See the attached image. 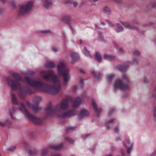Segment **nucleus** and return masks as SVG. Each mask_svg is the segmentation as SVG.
Wrapping results in <instances>:
<instances>
[{
  "label": "nucleus",
  "instance_id": "obj_1",
  "mask_svg": "<svg viewBox=\"0 0 156 156\" xmlns=\"http://www.w3.org/2000/svg\"><path fill=\"white\" fill-rule=\"evenodd\" d=\"M51 84L44 83L37 79H24V82L30 86L39 90L52 94H55L60 91L61 82L59 79H45Z\"/></svg>",
  "mask_w": 156,
  "mask_h": 156
},
{
  "label": "nucleus",
  "instance_id": "obj_2",
  "mask_svg": "<svg viewBox=\"0 0 156 156\" xmlns=\"http://www.w3.org/2000/svg\"><path fill=\"white\" fill-rule=\"evenodd\" d=\"M72 100V98L64 99L61 101L57 105L58 110L55 108H52L51 105L47 107L45 110L47 112V115H56L59 117L64 118L70 117L77 114L78 112L75 110H69V101Z\"/></svg>",
  "mask_w": 156,
  "mask_h": 156
},
{
  "label": "nucleus",
  "instance_id": "obj_3",
  "mask_svg": "<svg viewBox=\"0 0 156 156\" xmlns=\"http://www.w3.org/2000/svg\"><path fill=\"white\" fill-rule=\"evenodd\" d=\"M57 70L60 75H62L64 78H69V70L66 67L63 62H59L57 66Z\"/></svg>",
  "mask_w": 156,
  "mask_h": 156
},
{
  "label": "nucleus",
  "instance_id": "obj_4",
  "mask_svg": "<svg viewBox=\"0 0 156 156\" xmlns=\"http://www.w3.org/2000/svg\"><path fill=\"white\" fill-rule=\"evenodd\" d=\"M126 79H122V80H117L114 83V87L116 89H119L123 90H127L129 88L127 83L126 82Z\"/></svg>",
  "mask_w": 156,
  "mask_h": 156
},
{
  "label": "nucleus",
  "instance_id": "obj_5",
  "mask_svg": "<svg viewBox=\"0 0 156 156\" xmlns=\"http://www.w3.org/2000/svg\"><path fill=\"white\" fill-rule=\"evenodd\" d=\"M21 79H7V81L8 84L13 89H20L21 85L20 83Z\"/></svg>",
  "mask_w": 156,
  "mask_h": 156
},
{
  "label": "nucleus",
  "instance_id": "obj_6",
  "mask_svg": "<svg viewBox=\"0 0 156 156\" xmlns=\"http://www.w3.org/2000/svg\"><path fill=\"white\" fill-rule=\"evenodd\" d=\"M21 107L20 108V110L23 113L24 115H26L29 119L32 121L37 123L38 122L39 119L35 116L30 114L25 107V105L24 104L21 103L20 105Z\"/></svg>",
  "mask_w": 156,
  "mask_h": 156
},
{
  "label": "nucleus",
  "instance_id": "obj_7",
  "mask_svg": "<svg viewBox=\"0 0 156 156\" xmlns=\"http://www.w3.org/2000/svg\"><path fill=\"white\" fill-rule=\"evenodd\" d=\"M33 2L29 1L26 4L21 6L20 11L21 13H25L30 12L33 6Z\"/></svg>",
  "mask_w": 156,
  "mask_h": 156
},
{
  "label": "nucleus",
  "instance_id": "obj_8",
  "mask_svg": "<svg viewBox=\"0 0 156 156\" xmlns=\"http://www.w3.org/2000/svg\"><path fill=\"white\" fill-rule=\"evenodd\" d=\"M40 75L43 78H57L52 70L42 71L40 73Z\"/></svg>",
  "mask_w": 156,
  "mask_h": 156
},
{
  "label": "nucleus",
  "instance_id": "obj_9",
  "mask_svg": "<svg viewBox=\"0 0 156 156\" xmlns=\"http://www.w3.org/2000/svg\"><path fill=\"white\" fill-rule=\"evenodd\" d=\"M91 101L93 108L95 113L98 116L99 114L102 111V109L100 108H98L97 105L94 99H92Z\"/></svg>",
  "mask_w": 156,
  "mask_h": 156
},
{
  "label": "nucleus",
  "instance_id": "obj_10",
  "mask_svg": "<svg viewBox=\"0 0 156 156\" xmlns=\"http://www.w3.org/2000/svg\"><path fill=\"white\" fill-rule=\"evenodd\" d=\"M124 145L127 148V153L130 154L133 149V144L129 140H127L126 143L124 144Z\"/></svg>",
  "mask_w": 156,
  "mask_h": 156
},
{
  "label": "nucleus",
  "instance_id": "obj_11",
  "mask_svg": "<svg viewBox=\"0 0 156 156\" xmlns=\"http://www.w3.org/2000/svg\"><path fill=\"white\" fill-rule=\"evenodd\" d=\"M83 101V100L80 97H77L74 100L72 106L73 107H77Z\"/></svg>",
  "mask_w": 156,
  "mask_h": 156
},
{
  "label": "nucleus",
  "instance_id": "obj_12",
  "mask_svg": "<svg viewBox=\"0 0 156 156\" xmlns=\"http://www.w3.org/2000/svg\"><path fill=\"white\" fill-rule=\"evenodd\" d=\"M13 123L12 121L8 119H7L5 122L0 121V126H6L8 127H11Z\"/></svg>",
  "mask_w": 156,
  "mask_h": 156
},
{
  "label": "nucleus",
  "instance_id": "obj_13",
  "mask_svg": "<svg viewBox=\"0 0 156 156\" xmlns=\"http://www.w3.org/2000/svg\"><path fill=\"white\" fill-rule=\"evenodd\" d=\"M129 67L128 64L119 65L116 66L117 68L120 71H126Z\"/></svg>",
  "mask_w": 156,
  "mask_h": 156
},
{
  "label": "nucleus",
  "instance_id": "obj_14",
  "mask_svg": "<svg viewBox=\"0 0 156 156\" xmlns=\"http://www.w3.org/2000/svg\"><path fill=\"white\" fill-rule=\"evenodd\" d=\"M88 115L89 113L87 110L85 109H82L81 110L80 114L79 115V119H81Z\"/></svg>",
  "mask_w": 156,
  "mask_h": 156
},
{
  "label": "nucleus",
  "instance_id": "obj_15",
  "mask_svg": "<svg viewBox=\"0 0 156 156\" xmlns=\"http://www.w3.org/2000/svg\"><path fill=\"white\" fill-rule=\"evenodd\" d=\"M62 146L63 145L62 144H60L58 145L54 144L51 146H49L48 148L58 150L61 149L62 148Z\"/></svg>",
  "mask_w": 156,
  "mask_h": 156
},
{
  "label": "nucleus",
  "instance_id": "obj_16",
  "mask_svg": "<svg viewBox=\"0 0 156 156\" xmlns=\"http://www.w3.org/2000/svg\"><path fill=\"white\" fill-rule=\"evenodd\" d=\"M125 28L130 30H133L136 29L137 27L133 26H131L127 23L121 22L120 23Z\"/></svg>",
  "mask_w": 156,
  "mask_h": 156
},
{
  "label": "nucleus",
  "instance_id": "obj_17",
  "mask_svg": "<svg viewBox=\"0 0 156 156\" xmlns=\"http://www.w3.org/2000/svg\"><path fill=\"white\" fill-rule=\"evenodd\" d=\"M116 28H114V29L116 32L119 33L123 31V28L120 25V23H117L116 24Z\"/></svg>",
  "mask_w": 156,
  "mask_h": 156
},
{
  "label": "nucleus",
  "instance_id": "obj_18",
  "mask_svg": "<svg viewBox=\"0 0 156 156\" xmlns=\"http://www.w3.org/2000/svg\"><path fill=\"white\" fill-rule=\"evenodd\" d=\"M55 64L52 62H46L44 65V66L46 68H52L55 67Z\"/></svg>",
  "mask_w": 156,
  "mask_h": 156
},
{
  "label": "nucleus",
  "instance_id": "obj_19",
  "mask_svg": "<svg viewBox=\"0 0 156 156\" xmlns=\"http://www.w3.org/2000/svg\"><path fill=\"white\" fill-rule=\"evenodd\" d=\"M27 104L31 109L35 112L39 109V107L37 105H32L28 101L27 102Z\"/></svg>",
  "mask_w": 156,
  "mask_h": 156
},
{
  "label": "nucleus",
  "instance_id": "obj_20",
  "mask_svg": "<svg viewBox=\"0 0 156 156\" xmlns=\"http://www.w3.org/2000/svg\"><path fill=\"white\" fill-rule=\"evenodd\" d=\"M90 72L93 76L96 77V78H100L101 76V74L99 73H97L94 69L90 70Z\"/></svg>",
  "mask_w": 156,
  "mask_h": 156
},
{
  "label": "nucleus",
  "instance_id": "obj_21",
  "mask_svg": "<svg viewBox=\"0 0 156 156\" xmlns=\"http://www.w3.org/2000/svg\"><path fill=\"white\" fill-rule=\"evenodd\" d=\"M72 59V62L73 63L79 58V55L77 53H73L70 54Z\"/></svg>",
  "mask_w": 156,
  "mask_h": 156
},
{
  "label": "nucleus",
  "instance_id": "obj_22",
  "mask_svg": "<svg viewBox=\"0 0 156 156\" xmlns=\"http://www.w3.org/2000/svg\"><path fill=\"white\" fill-rule=\"evenodd\" d=\"M52 3V0H46L44 5V6L47 8L50 6Z\"/></svg>",
  "mask_w": 156,
  "mask_h": 156
},
{
  "label": "nucleus",
  "instance_id": "obj_23",
  "mask_svg": "<svg viewBox=\"0 0 156 156\" xmlns=\"http://www.w3.org/2000/svg\"><path fill=\"white\" fill-rule=\"evenodd\" d=\"M70 19V17L69 16H65L62 17V20L64 23H68L69 22Z\"/></svg>",
  "mask_w": 156,
  "mask_h": 156
},
{
  "label": "nucleus",
  "instance_id": "obj_24",
  "mask_svg": "<svg viewBox=\"0 0 156 156\" xmlns=\"http://www.w3.org/2000/svg\"><path fill=\"white\" fill-rule=\"evenodd\" d=\"M104 58L106 60H111L114 59L115 58V57L113 56H112L110 55L105 54L104 55Z\"/></svg>",
  "mask_w": 156,
  "mask_h": 156
},
{
  "label": "nucleus",
  "instance_id": "obj_25",
  "mask_svg": "<svg viewBox=\"0 0 156 156\" xmlns=\"http://www.w3.org/2000/svg\"><path fill=\"white\" fill-rule=\"evenodd\" d=\"M34 73V71L31 70H27L26 71H23L21 72L23 75H30L33 74Z\"/></svg>",
  "mask_w": 156,
  "mask_h": 156
},
{
  "label": "nucleus",
  "instance_id": "obj_26",
  "mask_svg": "<svg viewBox=\"0 0 156 156\" xmlns=\"http://www.w3.org/2000/svg\"><path fill=\"white\" fill-rule=\"evenodd\" d=\"M103 11L108 15H109L111 13V11L110 9L108 7H105L103 9Z\"/></svg>",
  "mask_w": 156,
  "mask_h": 156
},
{
  "label": "nucleus",
  "instance_id": "obj_27",
  "mask_svg": "<svg viewBox=\"0 0 156 156\" xmlns=\"http://www.w3.org/2000/svg\"><path fill=\"white\" fill-rule=\"evenodd\" d=\"M11 100L12 103L14 104H17L18 103L17 99L14 94H12Z\"/></svg>",
  "mask_w": 156,
  "mask_h": 156
},
{
  "label": "nucleus",
  "instance_id": "obj_28",
  "mask_svg": "<svg viewBox=\"0 0 156 156\" xmlns=\"http://www.w3.org/2000/svg\"><path fill=\"white\" fill-rule=\"evenodd\" d=\"M9 73L14 78H19L20 77V74L19 73L12 71L10 72Z\"/></svg>",
  "mask_w": 156,
  "mask_h": 156
},
{
  "label": "nucleus",
  "instance_id": "obj_29",
  "mask_svg": "<svg viewBox=\"0 0 156 156\" xmlns=\"http://www.w3.org/2000/svg\"><path fill=\"white\" fill-rule=\"evenodd\" d=\"M95 58L97 59L98 61L100 62L101 61V57L100 54L98 52H96L95 54Z\"/></svg>",
  "mask_w": 156,
  "mask_h": 156
},
{
  "label": "nucleus",
  "instance_id": "obj_30",
  "mask_svg": "<svg viewBox=\"0 0 156 156\" xmlns=\"http://www.w3.org/2000/svg\"><path fill=\"white\" fill-rule=\"evenodd\" d=\"M115 122V120L114 119H111L109 120L107 123V128L108 129H109L110 127L109 126L112 124L113 123H114Z\"/></svg>",
  "mask_w": 156,
  "mask_h": 156
},
{
  "label": "nucleus",
  "instance_id": "obj_31",
  "mask_svg": "<svg viewBox=\"0 0 156 156\" xmlns=\"http://www.w3.org/2000/svg\"><path fill=\"white\" fill-rule=\"evenodd\" d=\"M41 100V97L39 96H36L34 98V101L36 103L38 102L39 101H40Z\"/></svg>",
  "mask_w": 156,
  "mask_h": 156
},
{
  "label": "nucleus",
  "instance_id": "obj_32",
  "mask_svg": "<svg viewBox=\"0 0 156 156\" xmlns=\"http://www.w3.org/2000/svg\"><path fill=\"white\" fill-rule=\"evenodd\" d=\"M83 53L87 56H90V54L89 51L86 49L85 48H84L83 50Z\"/></svg>",
  "mask_w": 156,
  "mask_h": 156
},
{
  "label": "nucleus",
  "instance_id": "obj_33",
  "mask_svg": "<svg viewBox=\"0 0 156 156\" xmlns=\"http://www.w3.org/2000/svg\"><path fill=\"white\" fill-rule=\"evenodd\" d=\"M69 79H63L62 81L64 85L65 86L67 84L69 81Z\"/></svg>",
  "mask_w": 156,
  "mask_h": 156
},
{
  "label": "nucleus",
  "instance_id": "obj_34",
  "mask_svg": "<svg viewBox=\"0 0 156 156\" xmlns=\"http://www.w3.org/2000/svg\"><path fill=\"white\" fill-rule=\"evenodd\" d=\"M140 52L137 50H135L133 52V55L136 56H139L140 55Z\"/></svg>",
  "mask_w": 156,
  "mask_h": 156
},
{
  "label": "nucleus",
  "instance_id": "obj_35",
  "mask_svg": "<svg viewBox=\"0 0 156 156\" xmlns=\"http://www.w3.org/2000/svg\"><path fill=\"white\" fill-rule=\"evenodd\" d=\"M29 154L30 155H34L37 154V152L34 150L30 151H29Z\"/></svg>",
  "mask_w": 156,
  "mask_h": 156
},
{
  "label": "nucleus",
  "instance_id": "obj_36",
  "mask_svg": "<svg viewBox=\"0 0 156 156\" xmlns=\"http://www.w3.org/2000/svg\"><path fill=\"white\" fill-rule=\"evenodd\" d=\"M65 140L70 144H73L74 142L72 140L68 137H66L65 138Z\"/></svg>",
  "mask_w": 156,
  "mask_h": 156
},
{
  "label": "nucleus",
  "instance_id": "obj_37",
  "mask_svg": "<svg viewBox=\"0 0 156 156\" xmlns=\"http://www.w3.org/2000/svg\"><path fill=\"white\" fill-rule=\"evenodd\" d=\"M16 148V147L15 146H12L10 147H9L8 150L9 151H14Z\"/></svg>",
  "mask_w": 156,
  "mask_h": 156
},
{
  "label": "nucleus",
  "instance_id": "obj_38",
  "mask_svg": "<svg viewBox=\"0 0 156 156\" xmlns=\"http://www.w3.org/2000/svg\"><path fill=\"white\" fill-rule=\"evenodd\" d=\"M106 22L108 23L109 26L111 27H113L114 26V25L109 20H106Z\"/></svg>",
  "mask_w": 156,
  "mask_h": 156
},
{
  "label": "nucleus",
  "instance_id": "obj_39",
  "mask_svg": "<svg viewBox=\"0 0 156 156\" xmlns=\"http://www.w3.org/2000/svg\"><path fill=\"white\" fill-rule=\"evenodd\" d=\"M47 151L46 150H43L42 152L41 153V155L42 156H44L47 153Z\"/></svg>",
  "mask_w": 156,
  "mask_h": 156
},
{
  "label": "nucleus",
  "instance_id": "obj_40",
  "mask_svg": "<svg viewBox=\"0 0 156 156\" xmlns=\"http://www.w3.org/2000/svg\"><path fill=\"white\" fill-rule=\"evenodd\" d=\"M115 77V76L114 74H109L108 76V78H113Z\"/></svg>",
  "mask_w": 156,
  "mask_h": 156
},
{
  "label": "nucleus",
  "instance_id": "obj_41",
  "mask_svg": "<svg viewBox=\"0 0 156 156\" xmlns=\"http://www.w3.org/2000/svg\"><path fill=\"white\" fill-rule=\"evenodd\" d=\"M14 112L15 111L13 109H12V111H10V116L11 118H12V119H13L12 115L14 113Z\"/></svg>",
  "mask_w": 156,
  "mask_h": 156
},
{
  "label": "nucleus",
  "instance_id": "obj_42",
  "mask_svg": "<svg viewBox=\"0 0 156 156\" xmlns=\"http://www.w3.org/2000/svg\"><path fill=\"white\" fill-rule=\"evenodd\" d=\"M76 129V127H70L68 128L67 129V130L68 131H69L70 130H73L75 129Z\"/></svg>",
  "mask_w": 156,
  "mask_h": 156
},
{
  "label": "nucleus",
  "instance_id": "obj_43",
  "mask_svg": "<svg viewBox=\"0 0 156 156\" xmlns=\"http://www.w3.org/2000/svg\"><path fill=\"white\" fill-rule=\"evenodd\" d=\"M50 31L49 30H43L42 31H41V32L43 34H46L47 33H50Z\"/></svg>",
  "mask_w": 156,
  "mask_h": 156
},
{
  "label": "nucleus",
  "instance_id": "obj_44",
  "mask_svg": "<svg viewBox=\"0 0 156 156\" xmlns=\"http://www.w3.org/2000/svg\"><path fill=\"white\" fill-rule=\"evenodd\" d=\"M99 37L101 38V40L102 41H104V40L102 34L101 33H99Z\"/></svg>",
  "mask_w": 156,
  "mask_h": 156
},
{
  "label": "nucleus",
  "instance_id": "obj_45",
  "mask_svg": "<svg viewBox=\"0 0 156 156\" xmlns=\"http://www.w3.org/2000/svg\"><path fill=\"white\" fill-rule=\"evenodd\" d=\"M153 98L155 99H156V90H155L153 94Z\"/></svg>",
  "mask_w": 156,
  "mask_h": 156
},
{
  "label": "nucleus",
  "instance_id": "obj_46",
  "mask_svg": "<svg viewBox=\"0 0 156 156\" xmlns=\"http://www.w3.org/2000/svg\"><path fill=\"white\" fill-rule=\"evenodd\" d=\"M149 81L148 79H144V82L145 83H148Z\"/></svg>",
  "mask_w": 156,
  "mask_h": 156
},
{
  "label": "nucleus",
  "instance_id": "obj_47",
  "mask_svg": "<svg viewBox=\"0 0 156 156\" xmlns=\"http://www.w3.org/2000/svg\"><path fill=\"white\" fill-rule=\"evenodd\" d=\"M119 131V129L117 127H116L115 128L114 131L115 133H118Z\"/></svg>",
  "mask_w": 156,
  "mask_h": 156
},
{
  "label": "nucleus",
  "instance_id": "obj_48",
  "mask_svg": "<svg viewBox=\"0 0 156 156\" xmlns=\"http://www.w3.org/2000/svg\"><path fill=\"white\" fill-rule=\"evenodd\" d=\"M133 63H136L137 64L138 63V61L137 59L136 58H133Z\"/></svg>",
  "mask_w": 156,
  "mask_h": 156
},
{
  "label": "nucleus",
  "instance_id": "obj_49",
  "mask_svg": "<svg viewBox=\"0 0 156 156\" xmlns=\"http://www.w3.org/2000/svg\"><path fill=\"white\" fill-rule=\"evenodd\" d=\"M154 116V119L156 120V112H153Z\"/></svg>",
  "mask_w": 156,
  "mask_h": 156
},
{
  "label": "nucleus",
  "instance_id": "obj_50",
  "mask_svg": "<svg viewBox=\"0 0 156 156\" xmlns=\"http://www.w3.org/2000/svg\"><path fill=\"white\" fill-rule=\"evenodd\" d=\"M70 30L71 31L72 33H74L73 32L74 31V29H73V28L72 27H70Z\"/></svg>",
  "mask_w": 156,
  "mask_h": 156
},
{
  "label": "nucleus",
  "instance_id": "obj_51",
  "mask_svg": "<svg viewBox=\"0 0 156 156\" xmlns=\"http://www.w3.org/2000/svg\"><path fill=\"white\" fill-rule=\"evenodd\" d=\"M152 5L153 7H155L156 6V2H154L152 4Z\"/></svg>",
  "mask_w": 156,
  "mask_h": 156
},
{
  "label": "nucleus",
  "instance_id": "obj_52",
  "mask_svg": "<svg viewBox=\"0 0 156 156\" xmlns=\"http://www.w3.org/2000/svg\"><path fill=\"white\" fill-rule=\"evenodd\" d=\"M73 4L74 5V7H76L77 5V3L76 2H74L73 3Z\"/></svg>",
  "mask_w": 156,
  "mask_h": 156
},
{
  "label": "nucleus",
  "instance_id": "obj_53",
  "mask_svg": "<svg viewBox=\"0 0 156 156\" xmlns=\"http://www.w3.org/2000/svg\"><path fill=\"white\" fill-rule=\"evenodd\" d=\"M53 51L54 52H56L58 50H57V48H54L53 49Z\"/></svg>",
  "mask_w": 156,
  "mask_h": 156
},
{
  "label": "nucleus",
  "instance_id": "obj_54",
  "mask_svg": "<svg viewBox=\"0 0 156 156\" xmlns=\"http://www.w3.org/2000/svg\"><path fill=\"white\" fill-rule=\"evenodd\" d=\"M119 51H120L121 52V53H123V49L122 48H120L119 49Z\"/></svg>",
  "mask_w": 156,
  "mask_h": 156
},
{
  "label": "nucleus",
  "instance_id": "obj_55",
  "mask_svg": "<svg viewBox=\"0 0 156 156\" xmlns=\"http://www.w3.org/2000/svg\"><path fill=\"white\" fill-rule=\"evenodd\" d=\"M127 78V76L126 75L124 74L123 75L122 78Z\"/></svg>",
  "mask_w": 156,
  "mask_h": 156
},
{
  "label": "nucleus",
  "instance_id": "obj_56",
  "mask_svg": "<svg viewBox=\"0 0 156 156\" xmlns=\"http://www.w3.org/2000/svg\"><path fill=\"white\" fill-rule=\"evenodd\" d=\"M95 27L96 28L99 29L100 28L98 27V25L97 24H95Z\"/></svg>",
  "mask_w": 156,
  "mask_h": 156
},
{
  "label": "nucleus",
  "instance_id": "obj_57",
  "mask_svg": "<svg viewBox=\"0 0 156 156\" xmlns=\"http://www.w3.org/2000/svg\"><path fill=\"white\" fill-rule=\"evenodd\" d=\"M153 112H156V107H154L153 110Z\"/></svg>",
  "mask_w": 156,
  "mask_h": 156
},
{
  "label": "nucleus",
  "instance_id": "obj_58",
  "mask_svg": "<svg viewBox=\"0 0 156 156\" xmlns=\"http://www.w3.org/2000/svg\"><path fill=\"white\" fill-rule=\"evenodd\" d=\"M101 24L102 25H105V23L102 21L101 22Z\"/></svg>",
  "mask_w": 156,
  "mask_h": 156
},
{
  "label": "nucleus",
  "instance_id": "obj_59",
  "mask_svg": "<svg viewBox=\"0 0 156 156\" xmlns=\"http://www.w3.org/2000/svg\"><path fill=\"white\" fill-rule=\"evenodd\" d=\"M52 156H61L59 154H56L53 155Z\"/></svg>",
  "mask_w": 156,
  "mask_h": 156
},
{
  "label": "nucleus",
  "instance_id": "obj_60",
  "mask_svg": "<svg viewBox=\"0 0 156 156\" xmlns=\"http://www.w3.org/2000/svg\"><path fill=\"white\" fill-rule=\"evenodd\" d=\"M11 4H12V5L13 7L15 6V3L12 2L11 3Z\"/></svg>",
  "mask_w": 156,
  "mask_h": 156
},
{
  "label": "nucleus",
  "instance_id": "obj_61",
  "mask_svg": "<svg viewBox=\"0 0 156 156\" xmlns=\"http://www.w3.org/2000/svg\"><path fill=\"white\" fill-rule=\"evenodd\" d=\"M90 135L89 134H87L85 135V137L86 138L87 137H88Z\"/></svg>",
  "mask_w": 156,
  "mask_h": 156
},
{
  "label": "nucleus",
  "instance_id": "obj_62",
  "mask_svg": "<svg viewBox=\"0 0 156 156\" xmlns=\"http://www.w3.org/2000/svg\"><path fill=\"white\" fill-rule=\"evenodd\" d=\"M112 79H111V78L108 79V82H111V81H112Z\"/></svg>",
  "mask_w": 156,
  "mask_h": 156
},
{
  "label": "nucleus",
  "instance_id": "obj_63",
  "mask_svg": "<svg viewBox=\"0 0 156 156\" xmlns=\"http://www.w3.org/2000/svg\"><path fill=\"white\" fill-rule=\"evenodd\" d=\"M115 149L114 147H112L111 148V150L112 151H113Z\"/></svg>",
  "mask_w": 156,
  "mask_h": 156
},
{
  "label": "nucleus",
  "instance_id": "obj_64",
  "mask_svg": "<svg viewBox=\"0 0 156 156\" xmlns=\"http://www.w3.org/2000/svg\"><path fill=\"white\" fill-rule=\"evenodd\" d=\"M80 82L81 84H82L83 83V79L81 80L80 81Z\"/></svg>",
  "mask_w": 156,
  "mask_h": 156
}]
</instances>
